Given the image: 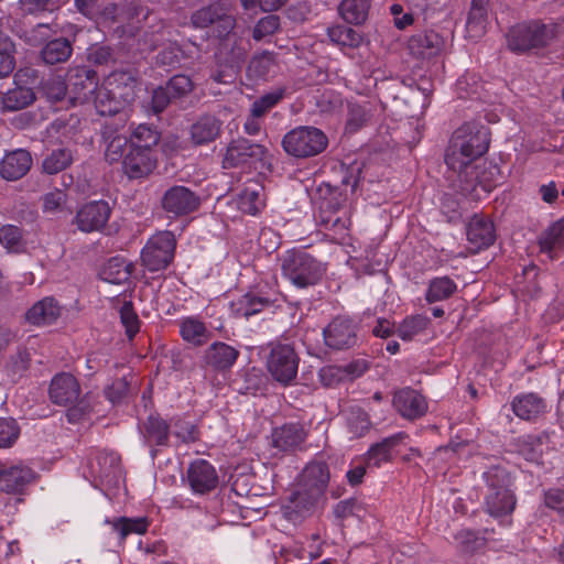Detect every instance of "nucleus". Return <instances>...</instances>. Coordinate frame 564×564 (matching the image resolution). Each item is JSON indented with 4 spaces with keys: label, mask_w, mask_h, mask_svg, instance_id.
<instances>
[{
    "label": "nucleus",
    "mask_w": 564,
    "mask_h": 564,
    "mask_svg": "<svg viewBox=\"0 0 564 564\" xmlns=\"http://www.w3.org/2000/svg\"><path fill=\"white\" fill-rule=\"evenodd\" d=\"M489 148V130L485 126L464 123L453 133L445 153L449 170L458 173V188L464 196L478 197L473 163Z\"/></svg>",
    "instance_id": "nucleus-1"
},
{
    "label": "nucleus",
    "mask_w": 564,
    "mask_h": 564,
    "mask_svg": "<svg viewBox=\"0 0 564 564\" xmlns=\"http://www.w3.org/2000/svg\"><path fill=\"white\" fill-rule=\"evenodd\" d=\"M48 395L54 404L70 405L66 413L69 423L83 421L93 411L89 394L79 398L80 384L70 373L61 372L55 375L50 384Z\"/></svg>",
    "instance_id": "nucleus-2"
},
{
    "label": "nucleus",
    "mask_w": 564,
    "mask_h": 564,
    "mask_svg": "<svg viewBox=\"0 0 564 564\" xmlns=\"http://www.w3.org/2000/svg\"><path fill=\"white\" fill-rule=\"evenodd\" d=\"M281 270L294 286L305 289L317 284L326 273V263L302 249L288 250L281 258Z\"/></svg>",
    "instance_id": "nucleus-3"
},
{
    "label": "nucleus",
    "mask_w": 564,
    "mask_h": 564,
    "mask_svg": "<svg viewBox=\"0 0 564 564\" xmlns=\"http://www.w3.org/2000/svg\"><path fill=\"white\" fill-rule=\"evenodd\" d=\"M327 144L326 134L321 129L310 126L296 127L282 139L284 151L297 159L315 156L322 153Z\"/></svg>",
    "instance_id": "nucleus-4"
},
{
    "label": "nucleus",
    "mask_w": 564,
    "mask_h": 564,
    "mask_svg": "<svg viewBox=\"0 0 564 564\" xmlns=\"http://www.w3.org/2000/svg\"><path fill=\"white\" fill-rule=\"evenodd\" d=\"M176 239L172 231L163 230L153 235L141 251L143 265L151 272L164 270L172 262Z\"/></svg>",
    "instance_id": "nucleus-5"
},
{
    "label": "nucleus",
    "mask_w": 564,
    "mask_h": 564,
    "mask_svg": "<svg viewBox=\"0 0 564 564\" xmlns=\"http://www.w3.org/2000/svg\"><path fill=\"white\" fill-rule=\"evenodd\" d=\"M555 36V29L538 21L518 24L510 29L507 41L508 46L516 52L545 45Z\"/></svg>",
    "instance_id": "nucleus-6"
},
{
    "label": "nucleus",
    "mask_w": 564,
    "mask_h": 564,
    "mask_svg": "<svg viewBox=\"0 0 564 564\" xmlns=\"http://www.w3.org/2000/svg\"><path fill=\"white\" fill-rule=\"evenodd\" d=\"M191 23L196 29H205L217 24L218 36L228 35L236 25L231 14V4L226 2H214L196 10L191 18Z\"/></svg>",
    "instance_id": "nucleus-7"
},
{
    "label": "nucleus",
    "mask_w": 564,
    "mask_h": 564,
    "mask_svg": "<svg viewBox=\"0 0 564 564\" xmlns=\"http://www.w3.org/2000/svg\"><path fill=\"white\" fill-rule=\"evenodd\" d=\"M267 150L263 145L253 143L248 139L238 138L232 140L224 154L223 167H245L257 161L263 160Z\"/></svg>",
    "instance_id": "nucleus-8"
},
{
    "label": "nucleus",
    "mask_w": 564,
    "mask_h": 564,
    "mask_svg": "<svg viewBox=\"0 0 564 564\" xmlns=\"http://www.w3.org/2000/svg\"><path fill=\"white\" fill-rule=\"evenodd\" d=\"M307 431L300 422H289L273 429L271 433V446L278 454H293L304 448Z\"/></svg>",
    "instance_id": "nucleus-9"
},
{
    "label": "nucleus",
    "mask_w": 564,
    "mask_h": 564,
    "mask_svg": "<svg viewBox=\"0 0 564 564\" xmlns=\"http://www.w3.org/2000/svg\"><path fill=\"white\" fill-rule=\"evenodd\" d=\"M324 497L297 484L296 489L288 497L283 505V513L290 521L297 522L313 514Z\"/></svg>",
    "instance_id": "nucleus-10"
},
{
    "label": "nucleus",
    "mask_w": 564,
    "mask_h": 564,
    "mask_svg": "<svg viewBox=\"0 0 564 564\" xmlns=\"http://www.w3.org/2000/svg\"><path fill=\"white\" fill-rule=\"evenodd\" d=\"M392 404L403 419L410 421L423 417L429 410L426 398L410 387L397 390Z\"/></svg>",
    "instance_id": "nucleus-11"
},
{
    "label": "nucleus",
    "mask_w": 564,
    "mask_h": 564,
    "mask_svg": "<svg viewBox=\"0 0 564 564\" xmlns=\"http://www.w3.org/2000/svg\"><path fill=\"white\" fill-rule=\"evenodd\" d=\"M448 42L435 31H423L413 34L408 41L411 55L420 59H430L446 51Z\"/></svg>",
    "instance_id": "nucleus-12"
},
{
    "label": "nucleus",
    "mask_w": 564,
    "mask_h": 564,
    "mask_svg": "<svg viewBox=\"0 0 564 564\" xmlns=\"http://www.w3.org/2000/svg\"><path fill=\"white\" fill-rule=\"evenodd\" d=\"M110 213L108 203L94 200L78 209L74 223L83 232L99 231L107 225Z\"/></svg>",
    "instance_id": "nucleus-13"
},
{
    "label": "nucleus",
    "mask_w": 564,
    "mask_h": 564,
    "mask_svg": "<svg viewBox=\"0 0 564 564\" xmlns=\"http://www.w3.org/2000/svg\"><path fill=\"white\" fill-rule=\"evenodd\" d=\"M140 433L145 445L151 448L152 457H156L158 447L170 445L171 424L159 414H151L140 423Z\"/></svg>",
    "instance_id": "nucleus-14"
},
{
    "label": "nucleus",
    "mask_w": 564,
    "mask_h": 564,
    "mask_svg": "<svg viewBox=\"0 0 564 564\" xmlns=\"http://www.w3.org/2000/svg\"><path fill=\"white\" fill-rule=\"evenodd\" d=\"M186 479L191 489L198 495H206L216 489L219 482L215 467L206 459H195L187 468Z\"/></svg>",
    "instance_id": "nucleus-15"
},
{
    "label": "nucleus",
    "mask_w": 564,
    "mask_h": 564,
    "mask_svg": "<svg viewBox=\"0 0 564 564\" xmlns=\"http://www.w3.org/2000/svg\"><path fill=\"white\" fill-rule=\"evenodd\" d=\"M36 479L37 474L29 466L3 467L0 469V490L9 495H23Z\"/></svg>",
    "instance_id": "nucleus-16"
},
{
    "label": "nucleus",
    "mask_w": 564,
    "mask_h": 564,
    "mask_svg": "<svg viewBox=\"0 0 564 564\" xmlns=\"http://www.w3.org/2000/svg\"><path fill=\"white\" fill-rule=\"evenodd\" d=\"M67 76L72 99L79 102L90 101L98 87L96 72L86 66H77L70 68Z\"/></svg>",
    "instance_id": "nucleus-17"
},
{
    "label": "nucleus",
    "mask_w": 564,
    "mask_h": 564,
    "mask_svg": "<svg viewBox=\"0 0 564 564\" xmlns=\"http://www.w3.org/2000/svg\"><path fill=\"white\" fill-rule=\"evenodd\" d=\"M199 206L198 196L185 186H173L162 197V207L174 216H183L196 210Z\"/></svg>",
    "instance_id": "nucleus-18"
},
{
    "label": "nucleus",
    "mask_w": 564,
    "mask_h": 564,
    "mask_svg": "<svg viewBox=\"0 0 564 564\" xmlns=\"http://www.w3.org/2000/svg\"><path fill=\"white\" fill-rule=\"evenodd\" d=\"M326 345L335 350L350 349L357 341L355 326L349 318L336 317L324 329Z\"/></svg>",
    "instance_id": "nucleus-19"
},
{
    "label": "nucleus",
    "mask_w": 564,
    "mask_h": 564,
    "mask_svg": "<svg viewBox=\"0 0 564 564\" xmlns=\"http://www.w3.org/2000/svg\"><path fill=\"white\" fill-rule=\"evenodd\" d=\"M329 480L330 471L328 465L323 460L314 459L303 468L297 478V484L324 497Z\"/></svg>",
    "instance_id": "nucleus-20"
},
{
    "label": "nucleus",
    "mask_w": 564,
    "mask_h": 564,
    "mask_svg": "<svg viewBox=\"0 0 564 564\" xmlns=\"http://www.w3.org/2000/svg\"><path fill=\"white\" fill-rule=\"evenodd\" d=\"M126 107L135 94L137 80L130 72L116 70L109 74L101 84Z\"/></svg>",
    "instance_id": "nucleus-21"
},
{
    "label": "nucleus",
    "mask_w": 564,
    "mask_h": 564,
    "mask_svg": "<svg viewBox=\"0 0 564 564\" xmlns=\"http://www.w3.org/2000/svg\"><path fill=\"white\" fill-rule=\"evenodd\" d=\"M467 240L474 251L490 247L496 240L494 223L481 215H475L467 226Z\"/></svg>",
    "instance_id": "nucleus-22"
},
{
    "label": "nucleus",
    "mask_w": 564,
    "mask_h": 564,
    "mask_svg": "<svg viewBox=\"0 0 564 564\" xmlns=\"http://www.w3.org/2000/svg\"><path fill=\"white\" fill-rule=\"evenodd\" d=\"M32 166L31 154L23 149L7 153L0 162V175L7 181L23 177Z\"/></svg>",
    "instance_id": "nucleus-23"
},
{
    "label": "nucleus",
    "mask_w": 564,
    "mask_h": 564,
    "mask_svg": "<svg viewBox=\"0 0 564 564\" xmlns=\"http://www.w3.org/2000/svg\"><path fill=\"white\" fill-rule=\"evenodd\" d=\"M513 413L521 420L535 421L546 412V402L536 393L516 395L511 402Z\"/></svg>",
    "instance_id": "nucleus-24"
},
{
    "label": "nucleus",
    "mask_w": 564,
    "mask_h": 564,
    "mask_svg": "<svg viewBox=\"0 0 564 564\" xmlns=\"http://www.w3.org/2000/svg\"><path fill=\"white\" fill-rule=\"evenodd\" d=\"M516 505L517 498L510 488L484 494V509L494 518L511 514Z\"/></svg>",
    "instance_id": "nucleus-25"
},
{
    "label": "nucleus",
    "mask_w": 564,
    "mask_h": 564,
    "mask_svg": "<svg viewBox=\"0 0 564 564\" xmlns=\"http://www.w3.org/2000/svg\"><path fill=\"white\" fill-rule=\"evenodd\" d=\"M405 437H408V435L403 432H400L383 438L381 442L377 444H373L367 453L366 465L368 467L378 468L383 463L392 462L393 448L400 445Z\"/></svg>",
    "instance_id": "nucleus-26"
},
{
    "label": "nucleus",
    "mask_w": 564,
    "mask_h": 564,
    "mask_svg": "<svg viewBox=\"0 0 564 564\" xmlns=\"http://www.w3.org/2000/svg\"><path fill=\"white\" fill-rule=\"evenodd\" d=\"M123 172L129 178H140L148 175L155 166L152 152L130 149L122 161Z\"/></svg>",
    "instance_id": "nucleus-27"
},
{
    "label": "nucleus",
    "mask_w": 564,
    "mask_h": 564,
    "mask_svg": "<svg viewBox=\"0 0 564 564\" xmlns=\"http://www.w3.org/2000/svg\"><path fill=\"white\" fill-rule=\"evenodd\" d=\"M297 355H270L268 370L282 384L290 383L297 373Z\"/></svg>",
    "instance_id": "nucleus-28"
},
{
    "label": "nucleus",
    "mask_w": 564,
    "mask_h": 564,
    "mask_svg": "<svg viewBox=\"0 0 564 564\" xmlns=\"http://www.w3.org/2000/svg\"><path fill=\"white\" fill-rule=\"evenodd\" d=\"M61 316V306L53 297L36 302L28 312L26 321L36 326L54 324Z\"/></svg>",
    "instance_id": "nucleus-29"
},
{
    "label": "nucleus",
    "mask_w": 564,
    "mask_h": 564,
    "mask_svg": "<svg viewBox=\"0 0 564 564\" xmlns=\"http://www.w3.org/2000/svg\"><path fill=\"white\" fill-rule=\"evenodd\" d=\"M236 205L248 215H257L265 205L263 187L257 182H248L237 195Z\"/></svg>",
    "instance_id": "nucleus-30"
},
{
    "label": "nucleus",
    "mask_w": 564,
    "mask_h": 564,
    "mask_svg": "<svg viewBox=\"0 0 564 564\" xmlns=\"http://www.w3.org/2000/svg\"><path fill=\"white\" fill-rule=\"evenodd\" d=\"M549 443V434L523 435L514 440L516 451L529 462H538L543 454V446Z\"/></svg>",
    "instance_id": "nucleus-31"
},
{
    "label": "nucleus",
    "mask_w": 564,
    "mask_h": 564,
    "mask_svg": "<svg viewBox=\"0 0 564 564\" xmlns=\"http://www.w3.org/2000/svg\"><path fill=\"white\" fill-rule=\"evenodd\" d=\"M220 130L221 122L217 118L203 116L191 127V138L197 145L206 144L216 140Z\"/></svg>",
    "instance_id": "nucleus-32"
},
{
    "label": "nucleus",
    "mask_w": 564,
    "mask_h": 564,
    "mask_svg": "<svg viewBox=\"0 0 564 564\" xmlns=\"http://www.w3.org/2000/svg\"><path fill=\"white\" fill-rule=\"evenodd\" d=\"M133 264L122 257L111 258L101 269L100 278L105 282L122 284L127 282L132 273Z\"/></svg>",
    "instance_id": "nucleus-33"
},
{
    "label": "nucleus",
    "mask_w": 564,
    "mask_h": 564,
    "mask_svg": "<svg viewBox=\"0 0 564 564\" xmlns=\"http://www.w3.org/2000/svg\"><path fill=\"white\" fill-rule=\"evenodd\" d=\"M269 299L247 293L239 297L237 301L231 302L230 306L235 315L249 318L270 306Z\"/></svg>",
    "instance_id": "nucleus-34"
},
{
    "label": "nucleus",
    "mask_w": 564,
    "mask_h": 564,
    "mask_svg": "<svg viewBox=\"0 0 564 564\" xmlns=\"http://www.w3.org/2000/svg\"><path fill=\"white\" fill-rule=\"evenodd\" d=\"M35 100L34 91L29 87H15L1 96L2 111H17L30 106Z\"/></svg>",
    "instance_id": "nucleus-35"
},
{
    "label": "nucleus",
    "mask_w": 564,
    "mask_h": 564,
    "mask_svg": "<svg viewBox=\"0 0 564 564\" xmlns=\"http://www.w3.org/2000/svg\"><path fill=\"white\" fill-rule=\"evenodd\" d=\"M182 338L193 346H200L208 340L209 333L202 321L196 317H186L180 322Z\"/></svg>",
    "instance_id": "nucleus-36"
},
{
    "label": "nucleus",
    "mask_w": 564,
    "mask_h": 564,
    "mask_svg": "<svg viewBox=\"0 0 564 564\" xmlns=\"http://www.w3.org/2000/svg\"><path fill=\"white\" fill-rule=\"evenodd\" d=\"M370 0H343L339 13L350 24H362L368 18Z\"/></svg>",
    "instance_id": "nucleus-37"
},
{
    "label": "nucleus",
    "mask_w": 564,
    "mask_h": 564,
    "mask_svg": "<svg viewBox=\"0 0 564 564\" xmlns=\"http://www.w3.org/2000/svg\"><path fill=\"white\" fill-rule=\"evenodd\" d=\"M275 56L270 52H263L252 57L248 66V76L251 79H267L276 70Z\"/></svg>",
    "instance_id": "nucleus-38"
},
{
    "label": "nucleus",
    "mask_w": 564,
    "mask_h": 564,
    "mask_svg": "<svg viewBox=\"0 0 564 564\" xmlns=\"http://www.w3.org/2000/svg\"><path fill=\"white\" fill-rule=\"evenodd\" d=\"M329 41L340 47L356 48L362 43V35L351 28L334 25L327 29Z\"/></svg>",
    "instance_id": "nucleus-39"
},
{
    "label": "nucleus",
    "mask_w": 564,
    "mask_h": 564,
    "mask_svg": "<svg viewBox=\"0 0 564 564\" xmlns=\"http://www.w3.org/2000/svg\"><path fill=\"white\" fill-rule=\"evenodd\" d=\"M72 45L66 39H56L50 41L42 50L41 55L46 64L63 63L72 54Z\"/></svg>",
    "instance_id": "nucleus-40"
},
{
    "label": "nucleus",
    "mask_w": 564,
    "mask_h": 564,
    "mask_svg": "<svg viewBox=\"0 0 564 564\" xmlns=\"http://www.w3.org/2000/svg\"><path fill=\"white\" fill-rule=\"evenodd\" d=\"M160 135L156 130L145 124H139L131 133V149L143 152H152V148L158 144Z\"/></svg>",
    "instance_id": "nucleus-41"
},
{
    "label": "nucleus",
    "mask_w": 564,
    "mask_h": 564,
    "mask_svg": "<svg viewBox=\"0 0 564 564\" xmlns=\"http://www.w3.org/2000/svg\"><path fill=\"white\" fill-rule=\"evenodd\" d=\"M482 479L486 487L485 492L500 491L511 486L510 474L500 465L490 466L484 471Z\"/></svg>",
    "instance_id": "nucleus-42"
},
{
    "label": "nucleus",
    "mask_w": 564,
    "mask_h": 564,
    "mask_svg": "<svg viewBox=\"0 0 564 564\" xmlns=\"http://www.w3.org/2000/svg\"><path fill=\"white\" fill-rule=\"evenodd\" d=\"M112 528L120 535L121 540H124L128 535L135 534H144L147 533L150 527V520L147 517L140 518H128L120 517L115 519L112 522Z\"/></svg>",
    "instance_id": "nucleus-43"
},
{
    "label": "nucleus",
    "mask_w": 564,
    "mask_h": 564,
    "mask_svg": "<svg viewBox=\"0 0 564 564\" xmlns=\"http://www.w3.org/2000/svg\"><path fill=\"white\" fill-rule=\"evenodd\" d=\"M429 324L430 318L425 315L408 316L399 324L397 334L402 340L410 341L422 334Z\"/></svg>",
    "instance_id": "nucleus-44"
},
{
    "label": "nucleus",
    "mask_w": 564,
    "mask_h": 564,
    "mask_svg": "<svg viewBox=\"0 0 564 564\" xmlns=\"http://www.w3.org/2000/svg\"><path fill=\"white\" fill-rule=\"evenodd\" d=\"M91 100L97 112L101 116H112L124 108L102 85L97 87Z\"/></svg>",
    "instance_id": "nucleus-45"
},
{
    "label": "nucleus",
    "mask_w": 564,
    "mask_h": 564,
    "mask_svg": "<svg viewBox=\"0 0 564 564\" xmlns=\"http://www.w3.org/2000/svg\"><path fill=\"white\" fill-rule=\"evenodd\" d=\"M457 289L456 283L448 276H440L430 281L425 300L434 303L448 299Z\"/></svg>",
    "instance_id": "nucleus-46"
},
{
    "label": "nucleus",
    "mask_w": 564,
    "mask_h": 564,
    "mask_svg": "<svg viewBox=\"0 0 564 564\" xmlns=\"http://www.w3.org/2000/svg\"><path fill=\"white\" fill-rule=\"evenodd\" d=\"M455 541L460 553L473 555L486 546L487 540L477 532L463 529L455 534Z\"/></svg>",
    "instance_id": "nucleus-47"
},
{
    "label": "nucleus",
    "mask_w": 564,
    "mask_h": 564,
    "mask_svg": "<svg viewBox=\"0 0 564 564\" xmlns=\"http://www.w3.org/2000/svg\"><path fill=\"white\" fill-rule=\"evenodd\" d=\"M346 421L349 432L354 437H361L370 429L368 413L359 406H352L346 413Z\"/></svg>",
    "instance_id": "nucleus-48"
},
{
    "label": "nucleus",
    "mask_w": 564,
    "mask_h": 564,
    "mask_svg": "<svg viewBox=\"0 0 564 564\" xmlns=\"http://www.w3.org/2000/svg\"><path fill=\"white\" fill-rule=\"evenodd\" d=\"M0 245L11 253H20L24 250L22 231L14 225H3L0 227Z\"/></svg>",
    "instance_id": "nucleus-49"
},
{
    "label": "nucleus",
    "mask_w": 564,
    "mask_h": 564,
    "mask_svg": "<svg viewBox=\"0 0 564 564\" xmlns=\"http://www.w3.org/2000/svg\"><path fill=\"white\" fill-rule=\"evenodd\" d=\"M73 162L72 152L67 149H57L53 150L44 160H43V170L47 174H56L67 166H69Z\"/></svg>",
    "instance_id": "nucleus-50"
},
{
    "label": "nucleus",
    "mask_w": 564,
    "mask_h": 564,
    "mask_svg": "<svg viewBox=\"0 0 564 564\" xmlns=\"http://www.w3.org/2000/svg\"><path fill=\"white\" fill-rule=\"evenodd\" d=\"M541 249L551 252L556 248L564 247V218L553 223L542 235L540 240Z\"/></svg>",
    "instance_id": "nucleus-51"
},
{
    "label": "nucleus",
    "mask_w": 564,
    "mask_h": 564,
    "mask_svg": "<svg viewBox=\"0 0 564 564\" xmlns=\"http://www.w3.org/2000/svg\"><path fill=\"white\" fill-rule=\"evenodd\" d=\"M15 47L8 36L0 35V78L9 76L15 67Z\"/></svg>",
    "instance_id": "nucleus-52"
},
{
    "label": "nucleus",
    "mask_w": 564,
    "mask_h": 564,
    "mask_svg": "<svg viewBox=\"0 0 564 564\" xmlns=\"http://www.w3.org/2000/svg\"><path fill=\"white\" fill-rule=\"evenodd\" d=\"M30 355H10L9 360L4 365V371L12 382L21 379L30 368Z\"/></svg>",
    "instance_id": "nucleus-53"
},
{
    "label": "nucleus",
    "mask_w": 564,
    "mask_h": 564,
    "mask_svg": "<svg viewBox=\"0 0 564 564\" xmlns=\"http://www.w3.org/2000/svg\"><path fill=\"white\" fill-rule=\"evenodd\" d=\"M487 25V9H470L467 22L466 30L468 36L470 39L480 37L485 31Z\"/></svg>",
    "instance_id": "nucleus-54"
},
{
    "label": "nucleus",
    "mask_w": 564,
    "mask_h": 564,
    "mask_svg": "<svg viewBox=\"0 0 564 564\" xmlns=\"http://www.w3.org/2000/svg\"><path fill=\"white\" fill-rule=\"evenodd\" d=\"M20 426L12 417H0V448L11 447L20 436Z\"/></svg>",
    "instance_id": "nucleus-55"
},
{
    "label": "nucleus",
    "mask_w": 564,
    "mask_h": 564,
    "mask_svg": "<svg viewBox=\"0 0 564 564\" xmlns=\"http://www.w3.org/2000/svg\"><path fill=\"white\" fill-rule=\"evenodd\" d=\"M171 426L174 427L173 435L182 443H194L199 440L197 426L188 421L173 419Z\"/></svg>",
    "instance_id": "nucleus-56"
},
{
    "label": "nucleus",
    "mask_w": 564,
    "mask_h": 564,
    "mask_svg": "<svg viewBox=\"0 0 564 564\" xmlns=\"http://www.w3.org/2000/svg\"><path fill=\"white\" fill-rule=\"evenodd\" d=\"M283 93V89H275L261 96L251 106L250 112L252 116L262 117L282 99Z\"/></svg>",
    "instance_id": "nucleus-57"
},
{
    "label": "nucleus",
    "mask_w": 564,
    "mask_h": 564,
    "mask_svg": "<svg viewBox=\"0 0 564 564\" xmlns=\"http://www.w3.org/2000/svg\"><path fill=\"white\" fill-rule=\"evenodd\" d=\"M67 195L61 189H54L43 196V212L46 214H57L66 209Z\"/></svg>",
    "instance_id": "nucleus-58"
},
{
    "label": "nucleus",
    "mask_w": 564,
    "mask_h": 564,
    "mask_svg": "<svg viewBox=\"0 0 564 564\" xmlns=\"http://www.w3.org/2000/svg\"><path fill=\"white\" fill-rule=\"evenodd\" d=\"M370 119L368 105L351 104L347 119V129L351 132L361 128Z\"/></svg>",
    "instance_id": "nucleus-59"
},
{
    "label": "nucleus",
    "mask_w": 564,
    "mask_h": 564,
    "mask_svg": "<svg viewBox=\"0 0 564 564\" xmlns=\"http://www.w3.org/2000/svg\"><path fill=\"white\" fill-rule=\"evenodd\" d=\"M68 85L61 76H52L43 84L44 94L46 95L47 99L52 101L62 100L65 97Z\"/></svg>",
    "instance_id": "nucleus-60"
},
{
    "label": "nucleus",
    "mask_w": 564,
    "mask_h": 564,
    "mask_svg": "<svg viewBox=\"0 0 564 564\" xmlns=\"http://www.w3.org/2000/svg\"><path fill=\"white\" fill-rule=\"evenodd\" d=\"M129 390L130 383L127 381V376L123 375L105 389V395L112 404H116L128 395Z\"/></svg>",
    "instance_id": "nucleus-61"
},
{
    "label": "nucleus",
    "mask_w": 564,
    "mask_h": 564,
    "mask_svg": "<svg viewBox=\"0 0 564 564\" xmlns=\"http://www.w3.org/2000/svg\"><path fill=\"white\" fill-rule=\"evenodd\" d=\"M544 505L554 510L564 523V489L551 488L544 492Z\"/></svg>",
    "instance_id": "nucleus-62"
},
{
    "label": "nucleus",
    "mask_w": 564,
    "mask_h": 564,
    "mask_svg": "<svg viewBox=\"0 0 564 564\" xmlns=\"http://www.w3.org/2000/svg\"><path fill=\"white\" fill-rule=\"evenodd\" d=\"M280 26V21L276 15H267L258 21L253 29V39L260 41L267 36L272 35Z\"/></svg>",
    "instance_id": "nucleus-63"
},
{
    "label": "nucleus",
    "mask_w": 564,
    "mask_h": 564,
    "mask_svg": "<svg viewBox=\"0 0 564 564\" xmlns=\"http://www.w3.org/2000/svg\"><path fill=\"white\" fill-rule=\"evenodd\" d=\"M166 87L173 98H180L192 91L193 83L186 75H175L169 80Z\"/></svg>",
    "instance_id": "nucleus-64"
}]
</instances>
